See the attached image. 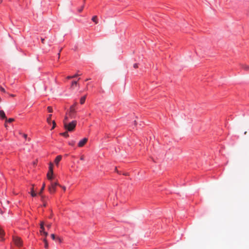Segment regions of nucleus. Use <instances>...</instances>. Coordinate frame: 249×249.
I'll use <instances>...</instances> for the list:
<instances>
[{"label":"nucleus","mask_w":249,"mask_h":249,"mask_svg":"<svg viewBox=\"0 0 249 249\" xmlns=\"http://www.w3.org/2000/svg\"><path fill=\"white\" fill-rule=\"evenodd\" d=\"M48 111L49 112H53V108L51 107H47Z\"/></svg>","instance_id":"5701e85b"},{"label":"nucleus","mask_w":249,"mask_h":249,"mask_svg":"<svg viewBox=\"0 0 249 249\" xmlns=\"http://www.w3.org/2000/svg\"><path fill=\"white\" fill-rule=\"evenodd\" d=\"M59 184L57 182H51V185L49 186L48 190L50 193L53 194L56 191V187L57 186H59Z\"/></svg>","instance_id":"f03ea898"},{"label":"nucleus","mask_w":249,"mask_h":249,"mask_svg":"<svg viewBox=\"0 0 249 249\" xmlns=\"http://www.w3.org/2000/svg\"><path fill=\"white\" fill-rule=\"evenodd\" d=\"M80 160H84V157L83 156H82L80 157Z\"/></svg>","instance_id":"c9c22d12"},{"label":"nucleus","mask_w":249,"mask_h":249,"mask_svg":"<svg viewBox=\"0 0 249 249\" xmlns=\"http://www.w3.org/2000/svg\"><path fill=\"white\" fill-rule=\"evenodd\" d=\"M77 105V103H75L72 106L70 107V111L69 112V116L71 118H74L75 117L76 111L75 110V107Z\"/></svg>","instance_id":"7ed1b4c3"},{"label":"nucleus","mask_w":249,"mask_h":249,"mask_svg":"<svg viewBox=\"0 0 249 249\" xmlns=\"http://www.w3.org/2000/svg\"><path fill=\"white\" fill-rule=\"evenodd\" d=\"M247 131H245V132H244V134H247Z\"/></svg>","instance_id":"37998d69"},{"label":"nucleus","mask_w":249,"mask_h":249,"mask_svg":"<svg viewBox=\"0 0 249 249\" xmlns=\"http://www.w3.org/2000/svg\"><path fill=\"white\" fill-rule=\"evenodd\" d=\"M51 236L53 240H55V235L54 234H52L51 235Z\"/></svg>","instance_id":"a878e982"},{"label":"nucleus","mask_w":249,"mask_h":249,"mask_svg":"<svg viewBox=\"0 0 249 249\" xmlns=\"http://www.w3.org/2000/svg\"><path fill=\"white\" fill-rule=\"evenodd\" d=\"M44 223L43 222H41L40 223V232L41 233H43V231H45V229H44Z\"/></svg>","instance_id":"6e6552de"},{"label":"nucleus","mask_w":249,"mask_h":249,"mask_svg":"<svg viewBox=\"0 0 249 249\" xmlns=\"http://www.w3.org/2000/svg\"><path fill=\"white\" fill-rule=\"evenodd\" d=\"M0 118L1 119H6V117L5 116V113L3 110H0Z\"/></svg>","instance_id":"1a4fd4ad"},{"label":"nucleus","mask_w":249,"mask_h":249,"mask_svg":"<svg viewBox=\"0 0 249 249\" xmlns=\"http://www.w3.org/2000/svg\"><path fill=\"white\" fill-rule=\"evenodd\" d=\"M68 131L67 130L66 131L63 132V133H62L60 134V135H61L62 136L65 137H68L69 136V134H68Z\"/></svg>","instance_id":"f8f14e48"},{"label":"nucleus","mask_w":249,"mask_h":249,"mask_svg":"<svg viewBox=\"0 0 249 249\" xmlns=\"http://www.w3.org/2000/svg\"><path fill=\"white\" fill-rule=\"evenodd\" d=\"M91 19L94 22H95V24L98 23V22L97 19V17L96 16H93Z\"/></svg>","instance_id":"9b49d317"},{"label":"nucleus","mask_w":249,"mask_h":249,"mask_svg":"<svg viewBox=\"0 0 249 249\" xmlns=\"http://www.w3.org/2000/svg\"><path fill=\"white\" fill-rule=\"evenodd\" d=\"M62 50V49H60V51H59V53H58V57L59 58L60 57V52Z\"/></svg>","instance_id":"58836bf2"},{"label":"nucleus","mask_w":249,"mask_h":249,"mask_svg":"<svg viewBox=\"0 0 249 249\" xmlns=\"http://www.w3.org/2000/svg\"><path fill=\"white\" fill-rule=\"evenodd\" d=\"M56 239L59 243H61L62 242L61 239L59 237H57Z\"/></svg>","instance_id":"7c9ffc66"},{"label":"nucleus","mask_w":249,"mask_h":249,"mask_svg":"<svg viewBox=\"0 0 249 249\" xmlns=\"http://www.w3.org/2000/svg\"><path fill=\"white\" fill-rule=\"evenodd\" d=\"M41 234L44 235L45 237H46L48 235V233L46 231H43V233Z\"/></svg>","instance_id":"cd10ccee"},{"label":"nucleus","mask_w":249,"mask_h":249,"mask_svg":"<svg viewBox=\"0 0 249 249\" xmlns=\"http://www.w3.org/2000/svg\"><path fill=\"white\" fill-rule=\"evenodd\" d=\"M11 96L14 97V96H15V95H11Z\"/></svg>","instance_id":"a18cd8bd"},{"label":"nucleus","mask_w":249,"mask_h":249,"mask_svg":"<svg viewBox=\"0 0 249 249\" xmlns=\"http://www.w3.org/2000/svg\"><path fill=\"white\" fill-rule=\"evenodd\" d=\"M52 123H53V127L52 128V129H53L55 128V127L56 126V123L54 121H52Z\"/></svg>","instance_id":"4be33fe9"},{"label":"nucleus","mask_w":249,"mask_h":249,"mask_svg":"<svg viewBox=\"0 0 249 249\" xmlns=\"http://www.w3.org/2000/svg\"><path fill=\"white\" fill-rule=\"evenodd\" d=\"M52 224L51 223H48L46 225V226L48 229H50L51 227Z\"/></svg>","instance_id":"393cba45"},{"label":"nucleus","mask_w":249,"mask_h":249,"mask_svg":"<svg viewBox=\"0 0 249 249\" xmlns=\"http://www.w3.org/2000/svg\"><path fill=\"white\" fill-rule=\"evenodd\" d=\"M45 187V184L44 183L43 184V185H42V187L41 189H40V192L38 193V194L39 195H41L42 193L43 192V190H44Z\"/></svg>","instance_id":"dca6fc26"},{"label":"nucleus","mask_w":249,"mask_h":249,"mask_svg":"<svg viewBox=\"0 0 249 249\" xmlns=\"http://www.w3.org/2000/svg\"><path fill=\"white\" fill-rule=\"evenodd\" d=\"M77 84V81H73L72 82V83H71V87H73L74 85H76Z\"/></svg>","instance_id":"b1692460"},{"label":"nucleus","mask_w":249,"mask_h":249,"mask_svg":"<svg viewBox=\"0 0 249 249\" xmlns=\"http://www.w3.org/2000/svg\"><path fill=\"white\" fill-rule=\"evenodd\" d=\"M22 135H23V137L25 139H26V138H27V134H22Z\"/></svg>","instance_id":"473e14b6"},{"label":"nucleus","mask_w":249,"mask_h":249,"mask_svg":"<svg viewBox=\"0 0 249 249\" xmlns=\"http://www.w3.org/2000/svg\"><path fill=\"white\" fill-rule=\"evenodd\" d=\"M135 122V124H136V121H135V122Z\"/></svg>","instance_id":"49530a36"},{"label":"nucleus","mask_w":249,"mask_h":249,"mask_svg":"<svg viewBox=\"0 0 249 249\" xmlns=\"http://www.w3.org/2000/svg\"><path fill=\"white\" fill-rule=\"evenodd\" d=\"M4 234L3 230L0 228V237L2 238Z\"/></svg>","instance_id":"a211bd4d"},{"label":"nucleus","mask_w":249,"mask_h":249,"mask_svg":"<svg viewBox=\"0 0 249 249\" xmlns=\"http://www.w3.org/2000/svg\"><path fill=\"white\" fill-rule=\"evenodd\" d=\"M41 42H42L43 44H44V43H45V39H44V38H41Z\"/></svg>","instance_id":"2f4dec72"},{"label":"nucleus","mask_w":249,"mask_h":249,"mask_svg":"<svg viewBox=\"0 0 249 249\" xmlns=\"http://www.w3.org/2000/svg\"><path fill=\"white\" fill-rule=\"evenodd\" d=\"M84 6H82L81 9L79 10V12H81L83 9Z\"/></svg>","instance_id":"4c0bfd02"},{"label":"nucleus","mask_w":249,"mask_h":249,"mask_svg":"<svg viewBox=\"0 0 249 249\" xmlns=\"http://www.w3.org/2000/svg\"><path fill=\"white\" fill-rule=\"evenodd\" d=\"M62 159V156L61 155L57 156L54 162L56 164V165H57L59 163V162Z\"/></svg>","instance_id":"423d86ee"},{"label":"nucleus","mask_w":249,"mask_h":249,"mask_svg":"<svg viewBox=\"0 0 249 249\" xmlns=\"http://www.w3.org/2000/svg\"><path fill=\"white\" fill-rule=\"evenodd\" d=\"M242 68L246 70V71H248L249 70V66L248 65H242Z\"/></svg>","instance_id":"4468645a"},{"label":"nucleus","mask_w":249,"mask_h":249,"mask_svg":"<svg viewBox=\"0 0 249 249\" xmlns=\"http://www.w3.org/2000/svg\"><path fill=\"white\" fill-rule=\"evenodd\" d=\"M124 175H125V176H126V175H127V173H125Z\"/></svg>","instance_id":"a19ab883"},{"label":"nucleus","mask_w":249,"mask_h":249,"mask_svg":"<svg viewBox=\"0 0 249 249\" xmlns=\"http://www.w3.org/2000/svg\"><path fill=\"white\" fill-rule=\"evenodd\" d=\"M74 143V142H69V144L71 145H73Z\"/></svg>","instance_id":"f704fd0d"},{"label":"nucleus","mask_w":249,"mask_h":249,"mask_svg":"<svg viewBox=\"0 0 249 249\" xmlns=\"http://www.w3.org/2000/svg\"><path fill=\"white\" fill-rule=\"evenodd\" d=\"M138 64H137V63H135V64H134L133 65V67H134L135 69L137 68H138Z\"/></svg>","instance_id":"c85d7f7f"},{"label":"nucleus","mask_w":249,"mask_h":249,"mask_svg":"<svg viewBox=\"0 0 249 249\" xmlns=\"http://www.w3.org/2000/svg\"><path fill=\"white\" fill-rule=\"evenodd\" d=\"M5 126L7 127V125L6 124H5Z\"/></svg>","instance_id":"de8ad7c7"},{"label":"nucleus","mask_w":249,"mask_h":249,"mask_svg":"<svg viewBox=\"0 0 249 249\" xmlns=\"http://www.w3.org/2000/svg\"><path fill=\"white\" fill-rule=\"evenodd\" d=\"M31 196L33 197H35L36 196V194L35 193L34 191V188H32V190H31Z\"/></svg>","instance_id":"6ab92c4d"},{"label":"nucleus","mask_w":249,"mask_h":249,"mask_svg":"<svg viewBox=\"0 0 249 249\" xmlns=\"http://www.w3.org/2000/svg\"><path fill=\"white\" fill-rule=\"evenodd\" d=\"M46 206V204H44V206L45 207Z\"/></svg>","instance_id":"c03bdc74"},{"label":"nucleus","mask_w":249,"mask_h":249,"mask_svg":"<svg viewBox=\"0 0 249 249\" xmlns=\"http://www.w3.org/2000/svg\"><path fill=\"white\" fill-rule=\"evenodd\" d=\"M13 121H14V119H13V118H9V119L6 120V122L11 123V122H12Z\"/></svg>","instance_id":"412c9836"},{"label":"nucleus","mask_w":249,"mask_h":249,"mask_svg":"<svg viewBox=\"0 0 249 249\" xmlns=\"http://www.w3.org/2000/svg\"><path fill=\"white\" fill-rule=\"evenodd\" d=\"M47 176L49 180H52L53 178V174H50V172H48Z\"/></svg>","instance_id":"9d476101"},{"label":"nucleus","mask_w":249,"mask_h":249,"mask_svg":"<svg viewBox=\"0 0 249 249\" xmlns=\"http://www.w3.org/2000/svg\"><path fill=\"white\" fill-rule=\"evenodd\" d=\"M59 186L61 187L64 191L66 190V187L65 186H62L60 185V184H59Z\"/></svg>","instance_id":"c756f323"},{"label":"nucleus","mask_w":249,"mask_h":249,"mask_svg":"<svg viewBox=\"0 0 249 249\" xmlns=\"http://www.w3.org/2000/svg\"><path fill=\"white\" fill-rule=\"evenodd\" d=\"M52 114H50L47 119V122L48 124H51V117H52Z\"/></svg>","instance_id":"f3484780"},{"label":"nucleus","mask_w":249,"mask_h":249,"mask_svg":"<svg viewBox=\"0 0 249 249\" xmlns=\"http://www.w3.org/2000/svg\"><path fill=\"white\" fill-rule=\"evenodd\" d=\"M48 172H50V174H53V164L52 162H50L49 163V169Z\"/></svg>","instance_id":"0eeeda50"},{"label":"nucleus","mask_w":249,"mask_h":249,"mask_svg":"<svg viewBox=\"0 0 249 249\" xmlns=\"http://www.w3.org/2000/svg\"><path fill=\"white\" fill-rule=\"evenodd\" d=\"M86 96H83L80 99V103L81 104H83L85 102V100H86Z\"/></svg>","instance_id":"2eb2a0df"},{"label":"nucleus","mask_w":249,"mask_h":249,"mask_svg":"<svg viewBox=\"0 0 249 249\" xmlns=\"http://www.w3.org/2000/svg\"><path fill=\"white\" fill-rule=\"evenodd\" d=\"M15 244L18 246H20L22 245V242L21 239L17 237H14L13 238Z\"/></svg>","instance_id":"20e7f679"},{"label":"nucleus","mask_w":249,"mask_h":249,"mask_svg":"<svg viewBox=\"0 0 249 249\" xmlns=\"http://www.w3.org/2000/svg\"><path fill=\"white\" fill-rule=\"evenodd\" d=\"M67 79H71V78H73V76H68L67 77Z\"/></svg>","instance_id":"e433bc0d"},{"label":"nucleus","mask_w":249,"mask_h":249,"mask_svg":"<svg viewBox=\"0 0 249 249\" xmlns=\"http://www.w3.org/2000/svg\"><path fill=\"white\" fill-rule=\"evenodd\" d=\"M77 121L74 120L70 123H65L64 127L68 131L72 132L74 130Z\"/></svg>","instance_id":"f257e3e1"},{"label":"nucleus","mask_w":249,"mask_h":249,"mask_svg":"<svg viewBox=\"0 0 249 249\" xmlns=\"http://www.w3.org/2000/svg\"><path fill=\"white\" fill-rule=\"evenodd\" d=\"M87 141L88 139L86 138H85L81 140L78 143V146L80 147L83 146L87 142Z\"/></svg>","instance_id":"39448f33"},{"label":"nucleus","mask_w":249,"mask_h":249,"mask_svg":"<svg viewBox=\"0 0 249 249\" xmlns=\"http://www.w3.org/2000/svg\"><path fill=\"white\" fill-rule=\"evenodd\" d=\"M2 1V0H0V3H1Z\"/></svg>","instance_id":"79ce46f5"},{"label":"nucleus","mask_w":249,"mask_h":249,"mask_svg":"<svg viewBox=\"0 0 249 249\" xmlns=\"http://www.w3.org/2000/svg\"><path fill=\"white\" fill-rule=\"evenodd\" d=\"M80 74H75V75H74L73 76V78H74V77H76L79 75H80Z\"/></svg>","instance_id":"72a5a7b5"},{"label":"nucleus","mask_w":249,"mask_h":249,"mask_svg":"<svg viewBox=\"0 0 249 249\" xmlns=\"http://www.w3.org/2000/svg\"><path fill=\"white\" fill-rule=\"evenodd\" d=\"M43 242H44V244H45V248L46 249H47L49 247V245H48V242L47 241V239L46 238H44L43 240Z\"/></svg>","instance_id":"ddd939ff"},{"label":"nucleus","mask_w":249,"mask_h":249,"mask_svg":"<svg viewBox=\"0 0 249 249\" xmlns=\"http://www.w3.org/2000/svg\"><path fill=\"white\" fill-rule=\"evenodd\" d=\"M0 91H1L2 92H5V90L3 88H2V87H0Z\"/></svg>","instance_id":"bb28decb"},{"label":"nucleus","mask_w":249,"mask_h":249,"mask_svg":"<svg viewBox=\"0 0 249 249\" xmlns=\"http://www.w3.org/2000/svg\"><path fill=\"white\" fill-rule=\"evenodd\" d=\"M68 117L67 116H66L65 117V118L63 121L64 125L65 124V123H68Z\"/></svg>","instance_id":"aec40b11"},{"label":"nucleus","mask_w":249,"mask_h":249,"mask_svg":"<svg viewBox=\"0 0 249 249\" xmlns=\"http://www.w3.org/2000/svg\"><path fill=\"white\" fill-rule=\"evenodd\" d=\"M0 213L2 214H3V212L1 210V209L0 208Z\"/></svg>","instance_id":"ea45409f"}]
</instances>
